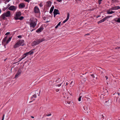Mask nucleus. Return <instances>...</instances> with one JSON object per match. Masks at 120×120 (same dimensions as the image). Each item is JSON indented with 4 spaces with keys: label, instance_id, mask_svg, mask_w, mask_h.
I'll use <instances>...</instances> for the list:
<instances>
[{
    "label": "nucleus",
    "instance_id": "nucleus-1",
    "mask_svg": "<svg viewBox=\"0 0 120 120\" xmlns=\"http://www.w3.org/2000/svg\"><path fill=\"white\" fill-rule=\"evenodd\" d=\"M8 37L7 36L5 37L3 39L2 41V43L4 46V47L5 48H6L5 45L10 41L11 38V37H10L8 40H7Z\"/></svg>",
    "mask_w": 120,
    "mask_h": 120
},
{
    "label": "nucleus",
    "instance_id": "nucleus-2",
    "mask_svg": "<svg viewBox=\"0 0 120 120\" xmlns=\"http://www.w3.org/2000/svg\"><path fill=\"white\" fill-rule=\"evenodd\" d=\"M11 14L10 11H7L6 12L3 13L1 16V18L3 19H5V17H8L10 16Z\"/></svg>",
    "mask_w": 120,
    "mask_h": 120
},
{
    "label": "nucleus",
    "instance_id": "nucleus-3",
    "mask_svg": "<svg viewBox=\"0 0 120 120\" xmlns=\"http://www.w3.org/2000/svg\"><path fill=\"white\" fill-rule=\"evenodd\" d=\"M44 40V39L43 38L41 39H39L37 40L36 41H34L32 43V45L33 46L34 45H36Z\"/></svg>",
    "mask_w": 120,
    "mask_h": 120
},
{
    "label": "nucleus",
    "instance_id": "nucleus-4",
    "mask_svg": "<svg viewBox=\"0 0 120 120\" xmlns=\"http://www.w3.org/2000/svg\"><path fill=\"white\" fill-rule=\"evenodd\" d=\"M44 40V39L43 38L41 39H39L37 40L36 41H34L32 43V45L33 46L34 45H36Z\"/></svg>",
    "mask_w": 120,
    "mask_h": 120
},
{
    "label": "nucleus",
    "instance_id": "nucleus-5",
    "mask_svg": "<svg viewBox=\"0 0 120 120\" xmlns=\"http://www.w3.org/2000/svg\"><path fill=\"white\" fill-rule=\"evenodd\" d=\"M30 27H32L33 28H34L36 25L37 23L35 21H33L30 19Z\"/></svg>",
    "mask_w": 120,
    "mask_h": 120
},
{
    "label": "nucleus",
    "instance_id": "nucleus-6",
    "mask_svg": "<svg viewBox=\"0 0 120 120\" xmlns=\"http://www.w3.org/2000/svg\"><path fill=\"white\" fill-rule=\"evenodd\" d=\"M21 72V70L20 69H19L15 75V78H18L20 75Z\"/></svg>",
    "mask_w": 120,
    "mask_h": 120
},
{
    "label": "nucleus",
    "instance_id": "nucleus-7",
    "mask_svg": "<svg viewBox=\"0 0 120 120\" xmlns=\"http://www.w3.org/2000/svg\"><path fill=\"white\" fill-rule=\"evenodd\" d=\"M21 15V13L20 12H17L15 17V19L17 20L19 19V18Z\"/></svg>",
    "mask_w": 120,
    "mask_h": 120
},
{
    "label": "nucleus",
    "instance_id": "nucleus-8",
    "mask_svg": "<svg viewBox=\"0 0 120 120\" xmlns=\"http://www.w3.org/2000/svg\"><path fill=\"white\" fill-rule=\"evenodd\" d=\"M34 10V12L35 13H38L40 12V11L39 8L36 6L35 7Z\"/></svg>",
    "mask_w": 120,
    "mask_h": 120
},
{
    "label": "nucleus",
    "instance_id": "nucleus-9",
    "mask_svg": "<svg viewBox=\"0 0 120 120\" xmlns=\"http://www.w3.org/2000/svg\"><path fill=\"white\" fill-rule=\"evenodd\" d=\"M24 40H19L18 41L20 46H23L24 45Z\"/></svg>",
    "mask_w": 120,
    "mask_h": 120
},
{
    "label": "nucleus",
    "instance_id": "nucleus-10",
    "mask_svg": "<svg viewBox=\"0 0 120 120\" xmlns=\"http://www.w3.org/2000/svg\"><path fill=\"white\" fill-rule=\"evenodd\" d=\"M43 29L44 28L43 26H41L36 31V32L38 33H39L41 32L43 30Z\"/></svg>",
    "mask_w": 120,
    "mask_h": 120
},
{
    "label": "nucleus",
    "instance_id": "nucleus-11",
    "mask_svg": "<svg viewBox=\"0 0 120 120\" xmlns=\"http://www.w3.org/2000/svg\"><path fill=\"white\" fill-rule=\"evenodd\" d=\"M16 7L14 6H11L8 8L9 10L11 11H15L16 10Z\"/></svg>",
    "mask_w": 120,
    "mask_h": 120
},
{
    "label": "nucleus",
    "instance_id": "nucleus-12",
    "mask_svg": "<svg viewBox=\"0 0 120 120\" xmlns=\"http://www.w3.org/2000/svg\"><path fill=\"white\" fill-rule=\"evenodd\" d=\"M20 46H21L20 45L18 41L14 45L13 48H16Z\"/></svg>",
    "mask_w": 120,
    "mask_h": 120
},
{
    "label": "nucleus",
    "instance_id": "nucleus-13",
    "mask_svg": "<svg viewBox=\"0 0 120 120\" xmlns=\"http://www.w3.org/2000/svg\"><path fill=\"white\" fill-rule=\"evenodd\" d=\"M25 5L23 3L20 4L19 5V8H24Z\"/></svg>",
    "mask_w": 120,
    "mask_h": 120
},
{
    "label": "nucleus",
    "instance_id": "nucleus-14",
    "mask_svg": "<svg viewBox=\"0 0 120 120\" xmlns=\"http://www.w3.org/2000/svg\"><path fill=\"white\" fill-rule=\"evenodd\" d=\"M113 20L116 22L118 23H120V18H115Z\"/></svg>",
    "mask_w": 120,
    "mask_h": 120
},
{
    "label": "nucleus",
    "instance_id": "nucleus-15",
    "mask_svg": "<svg viewBox=\"0 0 120 120\" xmlns=\"http://www.w3.org/2000/svg\"><path fill=\"white\" fill-rule=\"evenodd\" d=\"M53 13H55L56 15L60 14L59 10L58 9H54Z\"/></svg>",
    "mask_w": 120,
    "mask_h": 120
},
{
    "label": "nucleus",
    "instance_id": "nucleus-16",
    "mask_svg": "<svg viewBox=\"0 0 120 120\" xmlns=\"http://www.w3.org/2000/svg\"><path fill=\"white\" fill-rule=\"evenodd\" d=\"M70 15L69 13H68L67 14V18L66 19H65L64 20L63 22V23H65L66 22H67L68 19Z\"/></svg>",
    "mask_w": 120,
    "mask_h": 120
},
{
    "label": "nucleus",
    "instance_id": "nucleus-17",
    "mask_svg": "<svg viewBox=\"0 0 120 120\" xmlns=\"http://www.w3.org/2000/svg\"><path fill=\"white\" fill-rule=\"evenodd\" d=\"M34 50V49L32 50L29 52H26L27 54L28 55H31V54H33L34 52L33 51Z\"/></svg>",
    "mask_w": 120,
    "mask_h": 120
},
{
    "label": "nucleus",
    "instance_id": "nucleus-18",
    "mask_svg": "<svg viewBox=\"0 0 120 120\" xmlns=\"http://www.w3.org/2000/svg\"><path fill=\"white\" fill-rule=\"evenodd\" d=\"M51 1H48L47 3V6L48 7H50L51 6Z\"/></svg>",
    "mask_w": 120,
    "mask_h": 120
},
{
    "label": "nucleus",
    "instance_id": "nucleus-19",
    "mask_svg": "<svg viewBox=\"0 0 120 120\" xmlns=\"http://www.w3.org/2000/svg\"><path fill=\"white\" fill-rule=\"evenodd\" d=\"M91 76L93 79H94L95 78L97 79V75H96L95 74H92L91 75Z\"/></svg>",
    "mask_w": 120,
    "mask_h": 120
},
{
    "label": "nucleus",
    "instance_id": "nucleus-20",
    "mask_svg": "<svg viewBox=\"0 0 120 120\" xmlns=\"http://www.w3.org/2000/svg\"><path fill=\"white\" fill-rule=\"evenodd\" d=\"M54 8V6H52L51 8L50 11L49 13L50 14H51L52 13V12L53 11Z\"/></svg>",
    "mask_w": 120,
    "mask_h": 120
},
{
    "label": "nucleus",
    "instance_id": "nucleus-21",
    "mask_svg": "<svg viewBox=\"0 0 120 120\" xmlns=\"http://www.w3.org/2000/svg\"><path fill=\"white\" fill-rule=\"evenodd\" d=\"M105 21V20L104 18L100 20L98 22V24L101 23V22H103Z\"/></svg>",
    "mask_w": 120,
    "mask_h": 120
},
{
    "label": "nucleus",
    "instance_id": "nucleus-22",
    "mask_svg": "<svg viewBox=\"0 0 120 120\" xmlns=\"http://www.w3.org/2000/svg\"><path fill=\"white\" fill-rule=\"evenodd\" d=\"M114 11H110L109 10L107 12V13L108 14H112L113 13H114Z\"/></svg>",
    "mask_w": 120,
    "mask_h": 120
},
{
    "label": "nucleus",
    "instance_id": "nucleus-23",
    "mask_svg": "<svg viewBox=\"0 0 120 120\" xmlns=\"http://www.w3.org/2000/svg\"><path fill=\"white\" fill-rule=\"evenodd\" d=\"M114 8L115 10H116L120 9V7L118 6H116L114 7Z\"/></svg>",
    "mask_w": 120,
    "mask_h": 120
},
{
    "label": "nucleus",
    "instance_id": "nucleus-24",
    "mask_svg": "<svg viewBox=\"0 0 120 120\" xmlns=\"http://www.w3.org/2000/svg\"><path fill=\"white\" fill-rule=\"evenodd\" d=\"M28 55L27 54V53H24L23 55L22 56V57L24 59V58L25 57H26V56H28Z\"/></svg>",
    "mask_w": 120,
    "mask_h": 120
},
{
    "label": "nucleus",
    "instance_id": "nucleus-25",
    "mask_svg": "<svg viewBox=\"0 0 120 120\" xmlns=\"http://www.w3.org/2000/svg\"><path fill=\"white\" fill-rule=\"evenodd\" d=\"M112 17V16H107L106 17H105V18H104V19L105 21L107 19L110 18L111 17Z\"/></svg>",
    "mask_w": 120,
    "mask_h": 120
},
{
    "label": "nucleus",
    "instance_id": "nucleus-26",
    "mask_svg": "<svg viewBox=\"0 0 120 120\" xmlns=\"http://www.w3.org/2000/svg\"><path fill=\"white\" fill-rule=\"evenodd\" d=\"M83 108L85 110H86L88 109V108L87 107H86V106H83Z\"/></svg>",
    "mask_w": 120,
    "mask_h": 120
},
{
    "label": "nucleus",
    "instance_id": "nucleus-27",
    "mask_svg": "<svg viewBox=\"0 0 120 120\" xmlns=\"http://www.w3.org/2000/svg\"><path fill=\"white\" fill-rule=\"evenodd\" d=\"M60 79V78H58L56 79V81L55 82L56 83H58L59 81V80Z\"/></svg>",
    "mask_w": 120,
    "mask_h": 120
},
{
    "label": "nucleus",
    "instance_id": "nucleus-28",
    "mask_svg": "<svg viewBox=\"0 0 120 120\" xmlns=\"http://www.w3.org/2000/svg\"><path fill=\"white\" fill-rule=\"evenodd\" d=\"M82 97V96H80L79 97V98L78 99V101H81V98Z\"/></svg>",
    "mask_w": 120,
    "mask_h": 120
},
{
    "label": "nucleus",
    "instance_id": "nucleus-29",
    "mask_svg": "<svg viewBox=\"0 0 120 120\" xmlns=\"http://www.w3.org/2000/svg\"><path fill=\"white\" fill-rule=\"evenodd\" d=\"M24 18V17L23 16H21L18 19H19L21 20H22Z\"/></svg>",
    "mask_w": 120,
    "mask_h": 120
},
{
    "label": "nucleus",
    "instance_id": "nucleus-30",
    "mask_svg": "<svg viewBox=\"0 0 120 120\" xmlns=\"http://www.w3.org/2000/svg\"><path fill=\"white\" fill-rule=\"evenodd\" d=\"M109 11L111 10H115V9H114V7H112V8L109 9Z\"/></svg>",
    "mask_w": 120,
    "mask_h": 120
},
{
    "label": "nucleus",
    "instance_id": "nucleus-31",
    "mask_svg": "<svg viewBox=\"0 0 120 120\" xmlns=\"http://www.w3.org/2000/svg\"><path fill=\"white\" fill-rule=\"evenodd\" d=\"M102 0H98V3L99 4H100L101 3V1Z\"/></svg>",
    "mask_w": 120,
    "mask_h": 120
},
{
    "label": "nucleus",
    "instance_id": "nucleus-32",
    "mask_svg": "<svg viewBox=\"0 0 120 120\" xmlns=\"http://www.w3.org/2000/svg\"><path fill=\"white\" fill-rule=\"evenodd\" d=\"M84 97L85 98H86L87 100V101H88L90 99V98H88L87 97V96L86 95H85V96Z\"/></svg>",
    "mask_w": 120,
    "mask_h": 120
},
{
    "label": "nucleus",
    "instance_id": "nucleus-33",
    "mask_svg": "<svg viewBox=\"0 0 120 120\" xmlns=\"http://www.w3.org/2000/svg\"><path fill=\"white\" fill-rule=\"evenodd\" d=\"M36 94H34L33 96V97H32V98H36Z\"/></svg>",
    "mask_w": 120,
    "mask_h": 120
},
{
    "label": "nucleus",
    "instance_id": "nucleus-34",
    "mask_svg": "<svg viewBox=\"0 0 120 120\" xmlns=\"http://www.w3.org/2000/svg\"><path fill=\"white\" fill-rule=\"evenodd\" d=\"M23 59V58L22 57H21L19 59V61H21V60H22Z\"/></svg>",
    "mask_w": 120,
    "mask_h": 120
},
{
    "label": "nucleus",
    "instance_id": "nucleus-35",
    "mask_svg": "<svg viewBox=\"0 0 120 120\" xmlns=\"http://www.w3.org/2000/svg\"><path fill=\"white\" fill-rule=\"evenodd\" d=\"M62 83H60V84H59V85H56V86H58V87H60L61 86Z\"/></svg>",
    "mask_w": 120,
    "mask_h": 120
},
{
    "label": "nucleus",
    "instance_id": "nucleus-36",
    "mask_svg": "<svg viewBox=\"0 0 120 120\" xmlns=\"http://www.w3.org/2000/svg\"><path fill=\"white\" fill-rule=\"evenodd\" d=\"M22 36L21 35H19L17 37L18 38H22Z\"/></svg>",
    "mask_w": 120,
    "mask_h": 120
},
{
    "label": "nucleus",
    "instance_id": "nucleus-37",
    "mask_svg": "<svg viewBox=\"0 0 120 120\" xmlns=\"http://www.w3.org/2000/svg\"><path fill=\"white\" fill-rule=\"evenodd\" d=\"M4 114L3 115V116L2 117V119L1 120H4Z\"/></svg>",
    "mask_w": 120,
    "mask_h": 120
},
{
    "label": "nucleus",
    "instance_id": "nucleus-38",
    "mask_svg": "<svg viewBox=\"0 0 120 120\" xmlns=\"http://www.w3.org/2000/svg\"><path fill=\"white\" fill-rule=\"evenodd\" d=\"M26 2H27L28 3H29L30 1V0H24Z\"/></svg>",
    "mask_w": 120,
    "mask_h": 120
},
{
    "label": "nucleus",
    "instance_id": "nucleus-39",
    "mask_svg": "<svg viewBox=\"0 0 120 120\" xmlns=\"http://www.w3.org/2000/svg\"><path fill=\"white\" fill-rule=\"evenodd\" d=\"M10 33V32H8L7 33L5 34V35H7L9 34Z\"/></svg>",
    "mask_w": 120,
    "mask_h": 120
},
{
    "label": "nucleus",
    "instance_id": "nucleus-40",
    "mask_svg": "<svg viewBox=\"0 0 120 120\" xmlns=\"http://www.w3.org/2000/svg\"><path fill=\"white\" fill-rule=\"evenodd\" d=\"M120 48V47H116L115 48V49H119Z\"/></svg>",
    "mask_w": 120,
    "mask_h": 120
},
{
    "label": "nucleus",
    "instance_id": "nucleus-41",
    "mask_svg": "<svg viewBox=\"0 0 120 120\" xmlns=\"http://www.w3.org/2000/svg\"><path fill=\"white\" fill-rule=\"evenodd\" d=\"M61 22H60L58 23V24L57 25H58V26H60V24H61Z\"/></svg>",
    "mask_w": 120,
    "mask_h": 120
},
{
    "label": "nucleus",
    "instance_id": "nucleus-42",
    "mask_svg": "<svg viewBox=\"0 0 120 120\" xmlns=\"http://www.w3.org/2000/svg\"><path fill=\"white\" fill-rule=\"evenodd\" d=\"M56 90V92H58L59 91V90L58 89H57Z\"/></svg>",
    "mask_w": 120,
    "mask_h": 120
},
{
    "label": "nucleus",
    "instance_id": "nucleus-43",
    "mask_svg": "<svg viewBox=\"0 0 120 120\" xmlns=\"http://www.w3.org/2000/svg\"><path fill=\"white\" fill-rule=\"evenodd\" d=\"M62 0H57V1L59 2H61L62 1Z\"/></svg>",
    "mask_w": 120,
    "mask_h": 120
},
{
    "label": "nucleus",
    "instance_id": "nucleus-44",
    "mask_svg": "<svg viewBox=\"0 0 120 120\" xmlns=\"http://www.w3.org/2000/svg\"><path fill=\"white\" fill-rule=\"evenodd\" d=\"M53 14H54V16L55 17L56 15H57L56 14L54 13H53Z\"/></svg>",
    "mask_w": 120,
    "mask_h": 120
},
{
    "label": "nucleus",
    "instance_id": "nucleus-45",
    "mask_svg": "<svg viewBox=\"0 0 120 120\" xmlns=\"http://www.w3.org/2000/svg\"><path fill=\"white\" fill-rule=\"evenodd\" d=\"M10 6V4H8V5H7V8H6V9L7 8H8Z\"/></svg>",
    "mask_w": 120,
    "mask_h": 120
},
{
    "label": "nucleus",
    "instance_id": "nucleus-46",
    "mask_svg": "<svg viewBox=\"0 0 120 120\" xmlns=\"http://www.w3.org/2000/svg\"><path fill=\"white\" fill-rule=\"evenodd\" d=\"M58 26V25H57L56 26V27H55V28H56V29H57L58 27V26Z\"/></svg>",
    "mask_w": 120,
    "mask_h": 120
},
{
    "label": "nucleus",
    "instance_id": "nucleus-47",
    "mask_svg": "<svg viewBox=\"0 0 120 120\" xmlns=\"http://www.w3.org/2000/svg\"><path fill=\"white\" fill-rule=\"evenodd\" d=\"M105 77L106 78V80H107L108 79V77L107 76H105Z\"/></svg>",
    "mask_w": 120,
    "mask_h": 120
},
{
    "label": "nucleus",
    "instance_id": "nucleus-48",
    "mask_svg": "<svg viewBox=\"0 0 120 120\" xmlns=\"http://www.w3.org/2000/svg\"><path fill=\"white\" fill-rule=\"evenodd\" d=\"M101 116H102V118L103 119H104V116H103V115H102Z\"/></svg>",
    "mask_w": 120,
    "mask_h": 120
},
{
    "label": "nucleus",
    "instance_id": "nucleus-49",
    "mask_svg": "<svg viewBox=\"0 0 120 120\" xmlns=\"http://www.w3.org/2000/svg\"><path fill=\"white\" fill-rule=\"evenodd\" d=\"M51 115V114H48V115H47V116H50Z\"/></svg>",
    "mask_w": 120,
    "mask_h": 120
},
{
    "label": "nucleus",
    "instance_id": "nucleus-50",
    "mask_svg": "<svg viewBox=\"0 0 120 120\" xmlns=\"http://www.w3.org/2000/svg\"><path fill=\"white\" fill-rule=\"evenodd\" d=\"M109 102V100H108V101H105V103L107 102Z\"/></svg>",
    "mask_w": 120,
    "mask_h": 120
},
{
    "label": "nucleus",
    "instance_id": "nucleus-51",
    "mask_svg": "<svg viewBox=\"0 0 120 120\" xmlns=\"http://www.w3.org/2000/svg\"><path fill=\"white\" fill-rule=\"evenodd\" d=\"M117 93L119 95H120V93H118V92H117Z\"/></svg>",
    "mask_w": 120,
    "mask_h": 120
},
{
    "label": "nucleus",
    "instance_id": "nucleus-52",
    "mask_svg": "<svg viewBox=\"0 0 120 120\" xmlns=\"http://www.w3.org/2000/svg\"><path fill=\"white\" fill-rule=\"evenodd\" d=\"M71 102H67V103L68 104H69Z\"/></svg>",
    "mask_w": 120,
    "mask_h": 120
},
{
    "label": "nucleus",
    "instance_id": "nucleus-53",
    "mask_svg": "<svg viewBox=\"0 0 120 120\" xmlns=\"http://www.w3.org/2000/svg\"><path fill=\"white\" fill-rule=\"evenodd\" d=\"M39 5L41 7L42 6L41 5V4H39Z\"/></svg>",
    "mask_w": 120,
    "mask_h": 120
},
{
    "label": "nucleus",
    "instance_id": "nucleus-54",
    "mask_svg": "<svg viewBox=\"0 0 120 120\" xmlns=\"http://www.w3.org/2000/svg\"><path fill=\"white\" fill-rule=\"evenodd\" d=\"M31 117L32 118H34V116H31Z\"/></svg>",
    "mask_w": 120,
    "mask_h": 120
},
{
    "label": "nucleus",
    "instance_id": "nucleus-55",
    "mask_svg": "<svg viewBox=\"0 0 120 120\" xmlns=\"http://www.w3.org/2000/svg\"><path fill=\"white\" fill-rule=\"evenodd\" d=\"M10 0H7V2H9Z\"/></svg>",
    "mask_w": 120,
    "mask_h": 120
},
{
    "label": "nucleus",
    "instance_id": "nucleus-56",
    "mask_svg": "<svg viewBox=\"0 0 120 120\" xmlns=\"http://www.w3.org/2000/svg\"><path fill=\"white\" fill-rule=\"evenodd\" d=\"M89 35V34H86L85 35H85Z\"/></svg>",
    "mask_w": 120,
    "mask_h": 120
},
{
    "label": "nucleus",
    "instance_id": "nucleus-57",
    "mask_svg": "<svg viewBox=\"0 0 120 120\" xmlns=\"http://www.w3.org/2000/svg\"><path fill=\"white\" fill-rule=\"evenodd\" d=\"M100 15H99L98 16H97V17L96 18H98V17H100Z\"/></svg>",
    "mask_w": 120,
    "mask_h": 120
},
{
    "label": "nucleus",
    "instance_id": "nucleus-58",
    "mask_svg": "<svg viewBox=\"0 0 120 120\" xmlns=\"http://www.w3.org/2000/svg\"><path fill=\"white\" fill-rule=\"evenodd\" d=\"M73 82V81H72L71 82L70 84V85H71V84L72 83V82Z\"/></svg>",
    "mask_w": 120,
    "mask_h": 120
},
{
    "label": "nucleus",
    "instance_id": "nucleus-59",
    "mask_svg": "<svg viewBox=\"0 0 120 120\" xmlns=\"http://www.w3.org/2000/svg\"><path fill=\"white\" fill-rule=\"evenodd\" d=\"M34 30V29H32V30H31V32H32L33 31V30Z\"/></svg>",
    "mask_w": 120,
    "mask_h": 120
},
{
    "label": "nucleus",
    "instance_id": "nucleus-60",
    "mask_svg": "<svg viewBox=\"0 0 120 120\" xmlns=\"http://www.w3.org/2000/svg\"><path fill=\"white\" fill-rule=\"evenodd\" d=\"M5 49H4L3 50H2V51H5Z\"/></svg>",
    "mask_w": 120,
    "mask_h": 120
},
{
    "label": "nucleus",
    "instance_id": "nucleus-61",
    "mask_svg": "<svg viewBox=\"0 0 120 120\" xmlns=\"http://www.w3.org/2000/svg\"><path fill=\"white\" fill-rule=\"evenodd\" d=\"M111 102V101H109L110 103Z\"/></svg>",
    "mask_w": 120,
    "mask_h": 120
},
{
    "label": "nucleus",
    "instance_id": "nucleus-62",
    "mask_svg": "<svg viewBox=\"0 0 120 120\" xmlns=\"http://www.w3.org/2000/svg\"><path fill=\"white\" fill-rule=\"evenodd\" d=\"M66 85H68V83L67 82L66 83Z\"/></svg>",
    "mask_w": 120,
    "mask_h": 120
},
{
    "label": "nucleus",
    "instance_id": "nucleus-63",
    "mask_svg": "<svg viewBox=\"0 0 120 120\" xmlns=\"http://www.w3.org/2000/svg\"><path fill=\"white\" fill-rule=\"evenodd\" d=\"M36 21H37L38 20H37V19H36Z\"/></svg>",
    "mask_w": 120,
    "mask_h": 120
},
{
    "label": "nucleus",
    "instance_id": "nucleus-64",
    "mask_svg": "<svg viewBox=\"0 0 120 120\" xmlns=\"http://www.w3.org/2000/svg\"><path fill=\"white\" fill-rule=\"evenodd\" d=\"M1 10H0V13L1 12Z\"/></svg>",
    "mask_w": 120,
    "mask_h": 120
}]
</instances>
